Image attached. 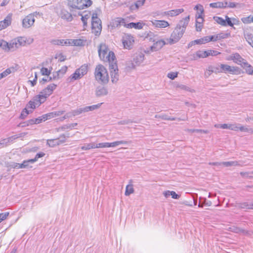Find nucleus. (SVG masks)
<instances>
[{
	"label": "nucleus",
	"mask_w": 253,
	"mask_h": 253,
	"mask_svg": "<svg viewBox=\"0 0 253 253\" xmlns=\"http://www.w3.org/2000/svg\"><path fill=\"white\" fill-rule=\"evenodd\" d=\"M195 9L197 10H199L200 12V13L198 14V16H196L197 20L196 23L199 24H202L204 21L203 18L202 16V14L204 12L203 7L202 5H197L195 6Z\"/></svg>",
	"instance_id": "obj_21"
},
{
	"label": "nucleus",
	"mask_w": 253,
	"mask_h": 253,
	"mask_svg": "<svg viewBox=\"0 0 253 253\" xmlns=\"http://www.w3.org/2000/svg\"><path fill=\"white\" fill-rule=\"evenodd\" d=\"M52 80V77H47L46 78H43L42 79L41 81H40V83L42 84H44L46 82H50Z\"/></svg>",
	"instance_id": "obj_64"
},
{
	"label": "nucleus",
	"mask_w": 253,
	"mask_h": 253,
	"mask_svg": "<svg viewBox=\"0 0 253 253\" xmlns=\"http://www.w3.org/2000/svg\"><path fill=\"white\" fill-rule=\"evenodd\" d=\"M94 75L95 79L98 82L106 84L109 81V75L107 69L102 65L99 64L96 66Z\"/></svg>",
	"instance_id": "obj_3"
},
{
	"label": "nucleus",
	"mask_w": 253,
	"mask_h": 253,
	"mask_svg": "<svg viewBox=\"0 0 253 253\" xmlns=\"http://www.w3.org/2000/svg\"><path fill=\"white\" fill-rule=\"evenodd\" d=\"M189 16L181 20L172 31L169 39H168L169 43L173 44L177 42L182 37L186 28L189 22Z\"/></svg>",
	"instance_id": "obj_1"
},
{
	"label": "nucleus",
	"mask_w": 253,
	"mask_h": 253,
	"mask_svg": "<svg viewBox=\"0 0 253 253\" xmlns=\"http://www.w3.org/2000/svg\"><path fill=\"white\" fill-rule=\"evenodd\" d=\"M225 21L226 25H228L231 27H233V24L232 23V19L229 18L228 16H225Z\"/></svg>",
	"instance_id": "obj_63"
},
{
	"label": "nucleus",
	"mask_w": 253,
	"mask_h": 253,
	"mask_svg": "<svg viewBox=\"0 0 253 253\" xmlns=\"http://www.w3.org/2000/svg\"><path fill=\"white\" fill-rule=\"evenodd\" d=\"M46 144L50 147H54L56 146L60 145L57 138L47 139Z\"/></svg>",
	"instance_id": "obj_36"
},
{
	"label": "nucleus",
	"mask_w": 253,
	"mask_h": 253,
	"mask_svg": "<svg viewBox=\"0 0 253 253\" xmlns=\"http://www.w3.org/2000/svg\"><path fill=\"white\" fill-rule=\"evenodd\" d=\"M203 40V44L207 43L210 41H216L218 39L217 36H206L202 38Z\"/></svg>",
	"instance_id": "obj_35"
},
{
	"label": "nucleus",
	"mask_w": 253,
	"mask_h": 253,
	"mask_svg": "<svg viewBox=\"0 0 253 253\" xmlns=\"http://www.w3.org/2000/svg\"><path fill=\"white\" fill-rule=\"evenodd\" d=\"M17 43V45L19 47L21 46H24L26 44V39L23 37H18L17 38L14 39Z\"/></svg>",
	"instance_id": "obj_39"
},
{
	"label": "nucleus",
	"mask_w": 253,
	"mask_h": 253,
	"mask_svg": "<svg viewBox=\"0 0 253 253\" xmlns=\"http://www.w3.org/2000/svg\"><path fill=\"white\" fill-rule=\"evenodd\" d=\"M41 72L42 75H49L50 73V71L48 70L47 68L42 67L41 69Z\"/></svg>",
	"instance_id": "obj_58"
},
{
	"label": "nucleus",
	"mask_w": 253,
	"mask_h": 253,
	"mask_svg": "<svg viewBox=\"0 0 253 253\" xmlns=\"http://www.w3.org/2000/svg\"><path fill=\"white\" fill-rule=\"evenodd\" d=\"M0 47L5 52L10 51L9 42L3 40L0 41Z\"/></svg>",
	"instance_id": "obj_33"
},
{
	"label": "nucleus",
	"mask_w": 253,
	"mask_h": 253,
	"mask_svg": "<svg viewBox=\"0 0 253 253\" xmlns=\"http://www.w3.org/2000/svg\"><path fill=\"white\" fill-rule=\"evenodd\" d=\"M132 180H130L129 181V184L126 185V191L125 194L126 196H129L131 194H132L134 192V188L133 187V185L132 184Z\"/></svg>",
	"instance_id": "obj_28"
},
{
	"label": "nucleus",
	"mask_w": 253,
	"mask_h": 253,
	"mask_svg": "<svg viewBox=\"0 0 253 253\" xmlns=\"http://www.w3.org/2000/svg\"><path fill=\"white\" fill-rule=\"evenodd\" d=\"M108 147V142L104 143H99L98 144L95 143V148H105Z\"/></svg>",
	"instance_id": "obj_57"
},
{
	"label": "nucleus",
	"mask_w": 253,
	"mask_h": 253,
	"mask_svg": "<svg viewBox=\"0 0 253 253\" xmlns=\"http://www.w3.org/2000/svg\"><path fill=\"white\" fill-rule=\"evenodd\" d=\"M183 11L184 9L182 8L173 9L165 12V15L173 17L179 15L180 13H181Z\"/></svg>",
	"instance_id": "obj_25"
},
{
	"label": "nucleus",
	"mask_w": 253,
	"mask_h": 253,
	"mask_svg": "<svg viewBox=\"0 0 253 253\" xmlns=\"http://www.w3.org/2000/svg\"><path fill=\"white\" fill-rule=\"evenodd\" d=\"M98 52L100 59L104 61H108L110 63L116 60L114 52L109 51L108 47L105 43L100 44Z\"/></svg>",
	"instance_id": "obj_2"
},
{
	"label": "nucleus",
	"mask_w": 253,
	"mask_h": 253,
	"mask_svg": "<svg viewBox=\"0 0 253 253\" xmlns=\"http://www.w3.org/2000/svg\"><path fill=\"white\" fill-rule=\"evenodd\" d=\"M177 87L182 90H185L190 92H192L193 91V89H191L190 87L184 84H179Z\"/></svg>",
	"instance_id": "obj_60"
},
{
	"label": "nucleus",
	"mask_w": 253,
	"mask_h": 253,
	"mask_svg": "<svg viewBox=\"0 0 253 253\" xmlns=\"http://www.w3.org/2000/svg\"><path fill=\"white\" fill-rule=\"evenodd\" d=\"M128 142L126 141L121 140V141H117L112 143L108 142V147H114L117 146H118L120 144H127Z\"/></svg>",
	"instance_id": "obj_37"
},
{
	"label": "nucleus",
	"mask_w": 253,
	"mask_h": 253,
	"mask_svg": "<svg viewBox=\"0 0 253 253\" xmlns=\"http://www.w3.org/2000/svg\"><path fill=\"white\" fill-rule=\"evenodd\" d=\"M35 21L34 15L33 14L28 15L23 20V27L26 28H29L33 25Z\"/></svg>",
	"instance_id": "obj_12"
},
{
	"label": "nucleus",
	"mask_w": 253,
	"mask_h": 253,
	"mask_svg": "<svg viewBox=\"0 0 253 253\" xmlns=\"http://www.w3.org/2000/svg\"><path fill=\"white\" fill-rule=\"evenodd\" d=\"M239 5H240V4L238 3H236V2H228L227 1V7L235 8Z\"/></svg>",
	"instance_id": "obj_53"
},
{
	"label": "nucleus",
	"mask_w": 253,
	"mask_h": 253,
	"mask_svg": "<svg viewBox=\"0 0 253 253\" xmlns=\"http://www.w3.org/2000/svg\"><path fill=\"white\" fill-rule=\"evenodd\" d=\"M34 162L31 161V159H29L28 160L24 161L23 163L25 166L24 167L25 168H32V166H30V164L34 163Z\"/></svg>",
	"instance_id": "obj_54"
},
{
	"label": "nucleus",
	"mask_w": 253,
	"mask_h": 253,
	"mask_svg": "<svg viewBox=\"0 0 253 253\" xmlns=\"http://www.w3.org/2000/svg\"><path fill=\"white\" fill-rule=\"evenodd\" d=\"M58 15L62 19L65 20L68 22L71 21L73 19L72 14L65 8H61Z\"/></svg>",
	"instance_id": "obj_16"
},
{
	"label": "nucleus",
	"mask_w": 253,
	"mask_h": 253,
	"mask_svg": "<svg viewBox=\"0 0 253 253\" xmlns=\"http://www.w3.org/2000/svg\"><path fill=\"white\" fill-rule=\"evenodd\" d=\"M91 4V0H68V5L73 9H82Z\"/></svg>",
	"instance_id": "obj_5"
},
{
	"label": "nucleus",
	"mask_w": 253,
	"mask_h": 253,
	"mask_svg": "<svg viewBox=\"0 0 253 253\" xmlns=\"http://www.w3.org/2000/svg\"><path fill=\"white\" fill-rule=\"evenodd\" d=\"M81 149L83 150H88L91 149L95 148V143H90L85 144L84 146L81 147Z\"/></svg>",
	"instance_id": "obj_41"
},
{
	"label": "nucleus",
	"mask_w": 253,
	"mask_h": 253,
	"mask_svg": "<svg viewBox=\"0 0 253 253\" xmlns=\"http://www.w3.org/2000/svg\"><path fill=\"white\" fill-rule=\"evenodd\" d=\"M20 136H18L17 135H15L12 136L10 137H8L7 138L3 139L1 141H0V147L1 145L3 146L4 144H7V143H8L10 141H12L13 140H14Z\"/></svg>",
	"instance_id": "obj_34"
},
{
	"label": "nucleus",
	"mask_w": 253,
	"mask_h": 253,
	"mask_svg": "<svg viewBox=\"0 0 253 253\" xmlns=\"http://www.w3.org/2000/svg\"><path fill=\"white\" fill-rule=\"evenodd\" d=\"M144 24L141 22H131L127 24L126 27L128 28H134L135 29H141L143 28Z\"/></svg>",
	"instance_id": "obj_30"
},
{
	"label": "nucleus",
	"mask_w": 253,
	"mask_h": 253,
	"mask_svg": "<svg viewBox=\"0 0 253 253\" xmlns=\"http://www.w3.org/2000/svg\"><path fill=\"white\" fill-rule=\"evenodd\" d=\"M177 76V73L175 72H170L168 74V77L171 80H174Z\"/></svg>",
	"instance_id": "obj_62"
},
{
	"label": "nucleus",
	"mask_w": 253,
	"mask_h": 253,
	"mask_svg": "<svg viewBox=\"0 0 253 253\" xmlns=\"http://www.w3.org/2000/svg\"><path fill=\"white\" fill-rule=\"evenodd\" d=\"M83 44V41L81 39H70L67 40V45L81 46Z\"/></svg>",
	"instance_id": "obj_27"
},
{
	"label": "nucleus",
	"mask_w": 253,
	"mask_h": 253,
	"mask_svg": "<svg viewBox=\"0 0 253 253\" xmlns=\"http://www.w3.org/2000/svg\"><path fill=\"white\" fill-rule=\"evenodd\" d=\"M188 131L190 132H201V133H208L209 131L207 130H203V129H188Z\"/></svg>",
	"instance_id": "obj_49"
},
{
	"label": "nucleus",
	"mask_w": 253,
	"mask_h": 253,
	"mask_svg": "<svg viewBox=\"0 0 253 253\" xmlns=\"http://www.w3.org/2000/svg\"><path fill=\"white\" fill-rule=\"evenodd\" d=\"M134 42V38L131 35L126 34L123 37L122 42L125 48L131 49Z\"/></svg>",
	"instance_id": "obj_11"
},
{
	"label": "nucleus",
	"mask_w": 253,
	"mask_h": 253,
	"mask_svg": "<svg viewBox=\"0 0 253 253\" xmlns=\"http://www.w3.org/2000/svg\"><path fill=\"white\" fill-rule=\"evenodd\" d=\"M108 92L107 88L104 86H98L95 90V94L97 97L106 95Z\"/></svg>",
	"instance_id": "obj_22"
},
{
	"label": "nucleus",
	"mask_w": 253,
	"mask_h": 253,
	"mask_svg": "<svg viewBox=\"0 0 253 253\" xmlns=\"http://www.w3.org/2000/svg\"><path fill=\"white\" fill-rule=\"evenodd\" d=\"M230 59L233 61L242 66L246 61L243 59L238 53H235L231 55Z\"/></svg>",
	"instance_id": "obj_20"
},
{
	"label": "nucleus",
	"mask_w": 253,
	"mask_h": 253,
	"mask_svg": "<svg viewBox=\"0 0 253 253\" xmlns=\"http://www.w3.org/2000/svg\"><path fill=\"white\" fill-rule=\"evenodd\" d=\"M153 24L156 27L160 28H164L169 26L168 22L165 20H155L153 22Z\"/></svg>",
	"instance_id": "obj_23"
},
{
	"label": "nucleus",
	"mask_w": 253,
	"mask_h": 253,
	"mask_svg": "<svg viewBox=\"0 0 253 253\" xmlns=\"http://www.w3.org/2000/svg\"><path fill=\"white\" fill-rule=\"evenodd\" d=\"M244 35L246 41L253 47V29H246L244 30Z\"/></svg>",
	"instance_id": "obj_15"
},
{
	"label": "nucleus",
	"mask_w": 253,
	"mask_h": 253,
	"mask_svg": "<svg viewBox=\"0 0 253 253\" xmlns=\"http://www.w3.org/2000/svg\"><path fill=\"white\" fill-rule=\"evenodd\" d=\"M207 53V57L209 56H216L217 55L220 53L216 50H208L206 51Z\"/></svg>",
	"instance_id": "obj_48"
},
{
	"label": "nucleus",
	"mask_w": 253,
	"mask_h": 253,
	"mask_svg": "<svg viewBox=\"0 0 253 253\" xmlns=\"http://www.w3.org/2000/svg\"><path fill=\"white\" fill-rule=\"evenodd\" d=\"M45 155V154L43 152H40L36 154L35 157L34 159H31V161L36 162L38 159L42 157Z\"/></svg>",
	"instance_id": "obj_51"
},
{
	"label": "nucleus",
	"mask_w": 253,
	"mask_h": 253,
	"mask_svg": "<svg viewBox=\"0 0 253 253\" xmlns=\"http://www.w3.org/2000/svg\"><path fill=\"white\" fill-rule=\"evenodd\" d=\"M222 165H223L225 167H228L231 166H235L238 165L237 162L236 161H231V162H221Z\"/></svg>",
	"instance_id": "obj_44"
},
{
	"label": "nucleus",
	"mask_w": 253,
	"mask_h": 253,
	"mask_svg": "<svg viewBox=\"0 0 253 253\" xmlns=\"http://www.w3.org/2000/svg\"><path fill=\"white\" fill-rule=\"evenodd\" d=\"M50 43L53 45H67V40H64L63 39H53L50 41Z\"/></svg>",
	"instance_id": "obj_32"
},
{
	"label": "nucleus",
	"mask_w": 253,
	"mask_h": 253,
	"mask_svg": "<svg viewBox=\"0 0 253 253\" xmlns=\"http://www.w3.org/2000/svg\"><path fill=\"white\" fill-rule=\"evenodd\" d=\"M145 0H138L136 1L134 4L135 5V7L138 9V8L143 6L144 4Z\"/></svg>",
	"instance_id": "obj_50"
},
{
	"label": "nucleus",
	"mask_w": 253,
	"mask_h": 253,
	"mask_svg": "<svg viewBox=\"0 0 253 253\" xmlns=\"http://www.w3.org/2000/svg\"><path fill=\"white\" fill-rule=\"evenodd\" d=\"M207 55L206 51L198 50L191 55V58L192 60H196L198 58H206Z\"/></svg>",
	"instance_id": "obj_19"
},
{
	"label": "nucleus",
	"mask_w": 253,
	"mask_h": 253,
	"mask_svg": "<svg viewBox=\"0 0 253 253\" xmlns=\"http://www.w3.org/2000/svg\"><path fill=\"white\" fill-rule=\"evenodd\" d=\"M210 6L212 8H224L227 7V1H224V2H217L211 3L210 4Z\"/></svg>",
	"instance_id": "obj_29"
},
{
	"label": "nucleus",
	"mask_w": 253,
	"mask_h": 253,
	"mask_svg": "<svg viewBox=\"0 0 253 253\" xmlns=\"http://www.w3.org/2000/svg\"><path fill=\"white\" fill-rule=\"evenodd\" d=\"M9 46L10 48V51H14L19 48L17 45V43L16 42L15 39L11 40L10 42H9Z\"/></svg>",
	"instance_id": "obj_40"
},
{
	"label": "nucleus",
	"mask_w": 253,
	"mask_h": 253,
	"mask_svg": "<svg viewBox=\"0 0 253 253\" xmlns=\"http://www.w3.org/2000/svg\"><path fill=\"white\" fill-rule=\"evenodd\" d=\"M91 18L92 33L95 36H99L102 30L101 21L97 17V13H93Z\"/></svg>",
	"instance_id": "obj_6"
},
{
	"label": "nucleus",
	"mask_w": 253,
	"mask_h": 253,
	"mask_svg": "<svg viewBox=\"0 0 253 253\" xmlns=\"http://www.w3.org/2000/svg\"><path fill=\"white\" fill-rule=\"evenodd\" d=\"M46 99L41 93L35 96L33 99L30 101L27 105L28 108L35 109L36 107L39 106L42 103L45 101Z\"/></svg>",
	"instance_id": "obj_10"
},
{
	"label": "nucleus",
	"mask_w": 253,
	"mask_h": 253,
	"mask_svg": "<svg viewBox=\"0 0 253 253\" xmlns=\"http://www.w3.org/2000/svg\"><path fill=\"white\" fill-rule=\"evenodd\" d=\"M240 125V124H230V129L234 131H238L239 130Z\"/></svg>",
	"instance_id": "obj_59"
},
{
	"label": "nucleus",
	"mask_w": 253,
	"mask_h": 253,
	"mask_svg": "<svg viewBox=\"0 0 253 253\" xmlns=\"http://www.w3.org/2000/svg\"><path fill=\"white\" fill-rule=\"evenodd\" d=\"M11 73V71L10 69L8 68L6 69L4 71L0 74V80L3 78L6 77L9 74Z\"/></svg>",
	"instance_id": "obj_45"
},
{
	"label": "nucleus",
	"mask_w": 253,
	"mask_h": 253,
	"mask_svg": "<svg viewBox=\"0 0 253 253\" xmlns=\"http://www.w3.org/2000/svg\"><path fill=\"white\" fill-rule=\"evenodd\" d=\"M29 113L30 111L26 108H25L21 112L20 118L22 119H24Z\"/></svg>",
	"instance_id": "obj_52"
},
{
	"label": "nucleus",
	"mask_w": 253,
	"mask_h": 253,
	"mask_svg": "<svg viewBox=\"0 0 253 253\" xmlns=\"http://www.w3.org/2000/svg\"><path fill=\"white\" fill-rule=\"evenodd\" d=\"M238 207L243 209L253 210V201L240 203L238 204Z\"/></svg>",
	"instance_id": "obj_24"
},
{
	"label": "nucleus",
	"mask_w": 253,
	"mask_h": 253,
	"mask_svg": "<svg viewBox=\"0 0 253 253\" xmlns=\"http://www.w3.org/2000/svg\"><path fill=\"white\" fill-rule=\"evenodd\" d=\"M57 85L54 84L48 85L41 92V94L46 99L48 96L52 94L53 91L56 88Z\"/></svg>",
	"instance_id": "obj_13"
},
{
	"label": "nucleus",
	"mask_w": 253,
	"mask_h": 253,
	"mask_svg": "<svg viewBox=\"0 0 253 253\" xmlns=\"http://www.w3.org/2000/svg\"><path fill=\"white\" fill-rule=\"evenodd\" d=\"M144 60V54L142 53H136L132 57V60L127 61L126 68L127 70L134 69L136 67L140 66Z\"/></svg>",
	"instance_id": "obj_4"
},
{
	"label": "nucleus",
	"mask_w": 253,
	"mask_h": 253,
	"mask_svg": "<svg viewBox=\"0 0 253 253\" xmlns=\"http://www.w3.org/2000/svg\"><path fill=\"white\" fill-rule=\"evenodd\" d=\"M230 231L235 233L242 234L243 235H250L249 231L236 226L230 227Z\"/></svg>",
	"instance_id": "obj_26"
},
{
	"label": "nucleus",
	"mask_w": 253,
	"mask_h": 253,
	"mask_svg": "<svg viewBox=\"0 0 253 253\" xmlns=\"http://www.w3.org/2000/svg\"><path fill=\"white\" fill-rule=\"evenodd\" d=\"M166 44V42L163 40H159L155 42L151 46V50L152 51H156L161 49Z\"/></svg>",
	"instance_id": "obj_17"
},
{
	"label": "nucleus",
	"mask_w": 253,
	"mask_h": 253,
	"mask_svg": "<svg viewBox=\"0 0 253 253\" xmlns=\"http://www.w3.org/2000/svg\"><path fill=\"white\" fill-rule=\"evenodd\" d=\"M241 21L244 24H249L253 22V16L250 15L248 17H243L241 18Z\"/></svg>",
	"instance_id": "obj_42"
},
{
	"label": "nucleus",
	"mask_w": 253,
	"mask_h": 253,
	"mask_svg": "<svg viewBox=\"0 0 253 253\" xmlns=\"http://www.w3.org/2000/svg\"><path fill=\"white\" fill-rule=\"evenodd\" d=\"M213 19L218 24H220L222 26H226V21L222 18L216 16L214 17Z\"/></svg>",
	"instance_id": "obj_43"
},
{
	"label": "nucleus",
	"mask_w": 253,
	"mask_h": 253,
	"mask_svg": "<svg viewBox=\"0 0 253 253\" xmlns=\"http://www.w3.org/2000/svg\"><path fill=\"white\" fill-rule=\"evenodd\" d=\"M57 139L58 140L59 143L60 145L66 142V136L64 134H62L57 138Z\"/></svg>",
	"instance_id": "obj_56"
},
{
	"label": "nucleus",
	"mask_w": 253,
	"mask_h": 253,
	"mask_svg": "<svg viewBox=\"0 0 253 253\" xmlns=\"http://www.w3.org/2000/svg\"><path fill=\"white\" fill-rule=\"evenodd\" d=\"M102 104V103H98L96 105H93L91 106H85L84 107H81L78 108L76 110H74L72 111L70 114L73 116H76L77 115H79L83 113L87 112L89 111H92L95 110H97L99 109L101 105Z\"/></svg>",
	"instance_id": "obj_8"
},
{
	"label": "nucleus",
	"mask_w": 253,
	"mask_h": 253,
	"mask_svg": "<svg viewBox=\"0 0 253 253\" xmlns=\"http://www.w3.org/2000/svg\"><path fill=\"white\" fill-rule=\"evenodd\" d=\"M208 74L210 75L212 73H220L222 72V69H221V64L219 67H213L211 66L209 67L208 68Z\"/></svg>",
	"instance_id": "obj_38"
},
{
	"label": "nucleus",
	"mask_w": 253,
	"mask_h": 253,
	"mask_svg": "<svg viewBox=\"0 0 253 253\" xmlns=\"http://www.w3.org/2000/svg\"><path fill=\"white\" fill-rule=\"evenodd\" d=\"M67 67L66 66H63L61 69H60L56 72V76L58 77L60 76V74L64 75L67 72Z\"/></svg>",
	"instance_id": "obj_47"
},
{
	"label": "nucleus",
	"mask_w": 253,
	"mask_h": 253,
	"mask_svg": "<svg viewBox=\"0 0 253 253\" xmlns=\"http://www.w3.org/2000/svg\"><path fill=\"white\" fill-rule=\"evenodd\" d=\"M245 70L246 72L250 75H253V67L246 61L242 64L241 66Z\"/></svg>",
	"instance_id": "obj_31"
},
{
	"label": "nucleus",
	"mask_w": 253,
	"mask_h": 253,
	"mask_svg": "<svg viewBox=\"0 0 253 253\" xmlns=\"http://www.w3.org/2000/svg\"><path fill=\"white\" fill-rule=\"evenodd\" d=\"M87 72V66L85 65H82L80 68L77 69L74 73L71 75L68 80L71 82L74 81L79 80L82 78Z\"/></svg>",
	"instance_id": "obj_7"
},
{
	"label": "nucleus",
	"mask_w": 253,
	"mask_h": 253,
	"mask_svg": "<svg viewBox=\"0 0 253 253\" xmlns=\"http://www.w3.org/2000/svg\"><path fill=\"white\" fill-rule=\"evenodd\" d=\"M11 15L8 14L3 20L0 21V31L10 25L11 23Z\"/></svg>",
	"instance_id": "obj_18"
},
{
	"label": "nucleus",
	"mask_w": 253,
	"mask_h": 253,
	"mask_svg": "<svg viewBox=\"0 0 253 253\" xmlns=\"http://www.w3.org/2000/svg\"><path fill=\"white\" fill-rule=\"evenodd\" d=\"M8 212H5L0 213V223L5 219L9 215Z\"/></svg>",
	"instance_id": "obj_55"
},
{
	"label": "nucleus",
	"mask_w": 253,
	"mask_h": 253,
	"mask_svg": "<svg viewBox=\"0 0 253 253\" xmlns=\"http://www.w3.org/2000/svg\"><path fill=\"white\" fill-rule=\"evenodd\" d=\"M109 69L112 82L117 83L119 79V74L116 60L109 63Z\"/></svg>",
	"instance_id": "obj_9"
},
{
	"label": "nucleus",
	"mask_w": 253,
	"mask_h": 253,
	"mask_svg": "<svg viewBox=\"0 0 253 253\" xmlns=\"http://www.w3.org/2000/svg\"><path fill=\"white\" fill-rule=\"evenodd\" d=\"M221 69H222V72L224 73H229L230 74H236L239 71V68L238 67H235L233 66H230L226 64H221Z\"/></svg>",
	"instance_id": "obj_14"
},
{
	"label": "nucleus",
	"mask_w": 253,
	"mask_h": 253,
	"mask_svg": "<svg viewBox=\"0 0 253 253\" xmlns=\"http://www.w3.org/2000/svg\"><path fill=\"white\" fill-rule=\"evenodd\" d=\"M55 118L53 112H50L43 115V121Z\"/></svg>",
	"instance_id": "obj_46"
},
{
	"label": "nucleus",
	"mask_w": 253,
	"mask_h": 253,
	"mask_svg": "<svg viewBox=\"0 0 253 253\" xmlns=\"http://www.w3.org/2000/svg\"><path fill=\"white\" fill-rule=\"evenodd\" d=\"M177 120L178 121H180V120H182V121H186V120H188V117H185L182 119H180V118H178V119H176V118H174V117H170L169 116H168V119L167 120H170V121H174V120Z\"/></svg>",
	"instance_id": "obj_61"
}]
</instances>
